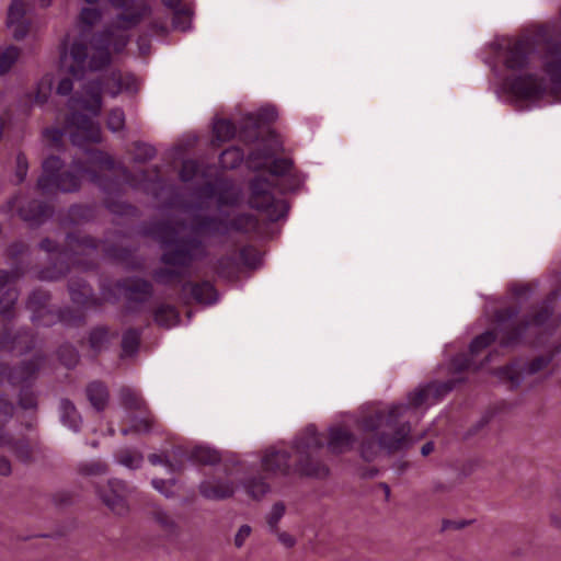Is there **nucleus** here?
I'll use <instances>...</instances> for the list:
<instances>
[{"label": "nucleus", "mask_w": 561, "mask_h": 561, "mask_svg": "<svg viewBox=\"0 0 561 561\" xmlns=\"http://www.w3.org/2000/svg\"><path fill=\"white\" fill-rule=\"evenodd\" d=\"M67 129L69 138L73 146L82 149L85 154V164L79 160H73L70 169L60 172L62 161L59 157L50 156L43 161V173L37 181V187L43 194H51L55 191L62 193H73L79 191L81 180L88 176L89 181L101 187L104 192H110L112 187L117 186V182H106L99 174L100 172L121 173L126 184L135 185L128 170L123 165H116L113 158L96 149H89L92 144L102 140L101 127L89 116L82 113H72L67 119Z\"/></svg>", "instance_id": "1"}, {"label": "nucleus", "mask_w": 561, "mask_h": 561, "mask_svg": "<svg viewBox=\"0 0 561 561\" xmlns=\"http://www.w3.org/2000/svg\"><path fill=\"white\" fill-rule=\"evenodd\" d=\"M454 388L455 381L453 380L420 385L408 393V403L393 404L387 413L380 410L359 419L357 427L363 434H374L381 427L392 431L391 434L382 432L377 437L362 438L359 444L362 458L371 461L376 458L379 449H385L388 453L402 449L408 440L411 426L409 422L400 423V419L410 409L427 408L437 403Z\"/></svg>", "instance_id": "2"}, {"label": "nucleus", "mask_w": 561, "mask_h": 561, "mask_svg": "<svg viewBox=\"0 0 561 561\" xmlns=\"http://www.w3.org/2000/svg\"><path fill=\"white\" fill-rule=\"evenodd\" d=\"M557 298L556 293H551L547 299L538 307H536L530 317L516 322L519 313V308L516 306H507L501 308L495 313V332L485 331L474 337L469 345V356L466 354L457 355L453 364L459 369H474L478 370L484 364L477 365L474 357L483 350L490 346L496 339L500 337V345L502 347H512L524 342L541 344V336L550 335L554 328V320L552 319L553 307L552 304Z\"/></svg>", "instance_id": "3"}, {"label": "nucleus", "mask_w": 561, "mask_h": 561, "mask_svg": "<svg viewBox=\"0 0 561 561\" xmlns=\"http://www.w3.org/2000/svg\"><path fill=\"white\" fill-rule=\"evenodd\" d=\"M128 42V35L111 30L93 36L90 42L84 32L75 38L67 35L61 44L60 66L76 79H82L88 72L100 71L111 64V47L121 53Z\"/></svg>", "instance_id": "4"}, {"label": "nucleus", "mask_w": 561, "mask_h": 561, "mask_svg": "<svg viewBox=\"0 0 561 561\" xmlns=\"http://www.w3.org/2000/svg\"><path fill=\"white\" fill-rule=\"evenodd\" d=\"M187 227L176 222H162L157 227V236L164 248L162 262L173 267H187L194 260L206 255L203 242L186 234Z\"/></svg>", "instance_id": "5"}, {"label": "nucleus", "mask_w": 561, "mask_h": 561, "mask_svg": "<svg viewBox=\"0 0 561 561\" xmlns=\"http://www.w3.org/2000/svg\"><path fill=\"white\" fill-rule=\"evenodd\" d=\"M67 248L58 253L57 259L64 262L71 263L82 270H91L94 267V261L100 256V252L104 255L122 261L125 259L127 251L125 249L106 245L103 241H95L89 236H80L69 233L66 238Z\"/></svg>", "instance_id": "6"}, {"label": "nucleus", "mask_w": 561, "mask_h": 561, "mask_svg": "<svg viewBox=\"0 0 561 561\" xmlns=\"http://www.w3.org/2000/svg\"><path fill=\"white\" fill-rule=\"evenodd\" d=\"M323 446V436L318 433L314 425H308L294 442V449L297 457L295 470L307 477H327L329 468L318 458Z\"/></svg>", "instance_id": "7"}, {"label": "nucleus", "mask_w": 561, "mask_h": 561, "mask_svg": "<svg viewBox=\"0 0 561 561\" xmlns=\"http://www.w3.org/2000/svg\"><path fill=\"white\" fill-rule=\"evenodd\" d=\"M137 80L131 73H123L119 70H113L102 80H92L85 83L84 93L89 100L84 103V108L93 115L101 113L103 102L102 93L108 94L111 98L118 96L122 92H136Z\"/></svg>", "instance_id": "8"}, {"label": "nucleus", "mask_w": 561, "mask_h": 561, "mask_svg": "<svg viewBox=\"0 0 561 561\" xmlns=\"http://www.w3.org/2000/svg\"><path fill=\"white\" fill-rule=\"evenodd\" d=\"M272 183L264 178H255L250 183V207L263 213L268 220L277 221L288 213V205L282 198H275Z\"/></svg>", "instance_id": "9"}, {"label": "nucleus", "mask_w": 561, "mask_h": 561, "mask_svg": "<svg viewBox=\"0 0 561 561\" xmlns=\"http://www.w3.org/2000/svg\"><path fill=\"white\" fill-rule=\"evenodd\" d=\"M553 353L539 355L531 359L518 358L511 364L494 370V375L511 389L519 387L528 378L543 371L552 362Z\"/></svg>", "instance_id": "10"}, {"label": "nucleus", "mask_w": 561, "mask_h": 561, "mask_svg": "<svg viewBox=\"0 0 561 561\" xmlns=\"http://www.w3.org/2000/svg\"><path fill=\"white\" fill-rule=\"evenodd\" d=\"M49 299V294L41 289L34 290L30 295L26 307L32 312L31 319L36 325L49 327L56 322L71 325L81 322V317H73L69 309L58 312L50 310L48 306Z\"/></svg>", "instance_id": "11"}, {"label": "nucleus", "mask_w": 561, "mask_h": 561, "mask_svg": "<svg viewBox=\"0 0 561 561\" xmlns=\"http://www.w3.org/2000/svg\"><path fill=\"white\" fill-rule=\"evenodd\" d=\"M14 412L13 403L7 397H0V447H7L23 462L32 460V447L25 438L15 439L4 431L5 424L12 419Z\"/></svg>", "instance_id": "12"}, {"label": "nucleus", "mask_w": 561, "mask_h": 561, "mask_svg": "<svg viewBox=\"0 0 561 561\" xmlns=\"http://www.w3.org/2000/svg\"><path fill=\"white\" fill-rule=\"evenodd\" d=\"M111 3L123 10L118 14L113 26L122 30H128L139 24L145 18L150 15L151 8L148 0H110Z\"/></svg>", "instance_id": "13"}, {"label": "nucleus", "mask_w": 561, "mask_h": 561, "mask_svg": "<svg viewBox=\"0 0 561 561\" xmlns=\"http://www.w3.org/2000/svg\"><path fill=\"white\" fill-rule=\"evenodd\" d=\"M44 360V356L36 354L13 369L5 365H0V382L8 380L13 386L30 383L36 378Z\"/></svg>", "instance_id": "14"}, {"label": "nucleus", "mask_w": 561, "mask_h": 561, "mask_svg": "<svg viewBox=\"0 0 561 561\" xmlns=\"http://www.w3.org/2000/svg\"><path fill=\"white\" fill-rule=\"evenodd\" d=\"M98 494L114 514H127L129 510L127 503L128 489L124 481L110 479L105 489H98Z\"/></svg>", "instance_id": "15"}, {"label": "nucleus", "mask_w": 561, "mask_h": 561, "mask_svg": "<svg viewBox=\"0 0 561 561\" xmlns=\"http://www.w3.org/2000/svg\"><path fill=\"white\" fill-rule=\"evenodd\" d=\"M9 210L18 208L19 216L30 226H38L53 215V208L38 201L22 204L20 198H13L8 203Z\"/></svg>", "instance_id": "16"}, {"label": "nucleus", "mask_w": 561, "mask_h": 561, "mask_svg": "<svg viewBox=\"0 0 561 561\" xmlns=\"http://www.w3.org/2000/svg\"><path fill=\"white\" fill-rule=\"evenodd\" d=\"M531 44L527 39H517L507 44L503 62L510 70H522L529 61V54L531 51Z\"/></svg>", "instance_id": "17"}, {"label": "nucleus", "mask_w": 561, "mask_h": 561, "mask_svg": "<svg viewBox=\"0 0 561 561\" xmlns=\"http://www.w3.org/2000/svg\"><path fill=\"white\" fill-rule=\"evenodd\" d=\"M510 88L514 95L524 100L538 99L546 91L543 80L533 75L516 77L512 80Z\"/></svg>", "instance_id": "18"}, {"label": "nucleus", "mask_w": 561, "mask_h": 561, "mask_svg": "<svg viewBox=\"0 0 561 561\" xmlns=\"http://www.w3.org/2000/svg\"><path fill=\"white\" fill-rule=\"evenodd\" d=\"M115 286L129 302H145L152 296V285L142 278H127Z\"/></svg>", "instance_id": "19"}, {"label": "nucleus", "mask_w": 561, "mask_h": 561, "mask_svg": "<svg viewBox=\"0 0 561 561\" xmlns=\"http://www.w3.org/2000/svg\"><path fill=\"white\" fill-rule=\"evenodd\" d=\"M199 493L207 500L220 501L234 494V483L228 479L210 478L201 482Z\"/></svg>", "instance_id": "20"}, {"label": "nucleus", "mask_w": 561, "mask_h": 561, "mask_svg": "<svg viewBox=\"0 0 561 561\" xmlns=\"http://www.w3.org/2000/svg\"><path fill=\"white\" fill-rule=\"evenodd\" d=\"M25 5L22 0H13L8 12L7 24L15 39H23L28 33V23L25 21Z\"/></svg>", "instance_id": "21"}, {"label": "nucleus", "mask_w": 561, "mask_h": 561, "mask_svg": "<svg viewBox=\"0 0 561 561\" xmlns=\"http://www.w3.org/2000/svg\"><path fill=\"white\" fill-rule=\"evenodd\" d=\"M355 443L354 434L345 427L332 426L329 428L328 449L340 455L350 451Z\"/></svg>", "instance_id": "22"}, {"label": "nucleus", "mask_w": 561, "mask_h": 561, "mask_svg": "<svg viewBox=\"0 0 561 561\" xmlns=\"http://www.w3.org/2000/svg\"><path fill=\"white\" fill-rule=\"evenodd\" d=\"M262 468L272 474L286 476L291 468L290 456L286 450H268L262 459Z\"/></svg>", "instance_id": "23"}, {"label": "nucleus", "mask_w": 561, "mask_h": 561, "mask_svg": "<svg viewBox=\"0 0 561 561\" xmlns=\"http://www.w3.org/2000/svg\"><path fill=\"white\" fill-rule=\"evenodd\" d=\"M71 300L81 307L93 308L100 306V299L93 296V290L84 280L71 278L69 280Z\"/></svg>", "instance_id": "24"}, {"label": "nucleus", "mask_w": 561, "mask_h": 561, "mask_svg": "<svg viewBox=\"0 0 561 561\" xmlns=\"http://www.w3.org/2000/svg\"><path fill=\"white\" fill-rule=\"evenodd\" d=\"M192 230L204 236H224L230 232L229 220L217 217H198L194 220Z\"/></svg>", "instance_id": "25"}, {"label": "nucleus", "mask_w": 561, "mask_h": 561, "mask_svg": "<svg viewBox=\"0 0 561 561\" xmlns=\"http://www.w3.org/2000/svg\"><path fill=\"white\" fill-rule=\"evenodd\" d=\"M187 288H190L191 296L197 304L213 305L218 300V293L210 282L185 283L183 290Z\"/></svg>", "instance_id": "26"}, {"label": "nucleus", "mask_w": 561, "mask_h": 561, "mask_svg": "<svg viewBox=\"0 0 561 561\" xmlns=\"http://www.w3.org/2000/svg\"><path fill=\"white\" fill-rule=\"evenodd\" d=\"M154 322L162 328L170 329L180 322V313L174 306L161 304L153 311Z\"/></svg>", "instance_id": "27"}, {"label": "nucleus", "mask_w": 561, "mask_h": 561, "mask_svg": "<svg viewBox=\"0 0 561 561\" xmlns=\"http://www.w3.org/2000/svg\"><path fill=\"white\" fill-rule=\"evenodd\" d=\"M87 397L96 411H103L108 402V390L100 381H93L87 387Z\"/></svg>", "instance_id": "28"}, {"label": "nucleus", "mask_w": 561, "mask_h": 561, "mask_svg": "<svg viewBox=\"0 0 561 561\" xmlns=\"http://www.w3.org/2000/svg\"><path fill=\"white\" fill-rule=\"evenodd\" d=\"M59 411L62 424L68 426L73 432H78L80 430L82 420L75 404L68 399H62L59 404Z\"/></svg>", "instance_id": "29"}, {"label": "nucleus", "mask_w": 561, "mask_h": 561, "mask_svg": "<svg viewBox=\"0 0 561 561\" xmlns=\"http://www.w3.org/2000/svg\"><path fill=\"white\" fill-rule=\"evenodd\" d=\"M241 198L242 196L240 188L226 181L220 183L217 197L219 207L236 206L240 203Z\"/></svg>", "instance_id": "30"}, {"label": "nucleus", "mask_w": 561, "mask_h": 561, "mask_svg": "<svg viewBox=\"0 0 561 561\" xmlns=\"http://www.w3.org/2000/svg\"><path fill=\"white\" fill-rule=\"evenodd\" d=\"M215 271L222 278L234 279L240 272L239 262L234 256H222L217 261Z\"/></svg>", "instance_id": "31"}, {"label": "nucleus", "mask_w": 561, "mask_h": 561, "mask_svg": "<svg viewBox=\"0 0 561 561\" xmlns=\"http://www.w3.org/2000/svg\"><path fill=\"white\" fill-rule=\"evenodd\" d=\"M230 231H239V232H256L259 230L260 224L255 216L251 214H242L229 220Z\"/></svg>", "instance_id": "32"}, {"label": "nucleus", "mask_w": 561, "mask_h": 561, "mask_svg": "<svg viewBox=\"0 0 561 561\" xmlns=\"http://www.w3.org/2000/svg\"><path fill=\"white\" fill-rule=\"evenodd\" d=\"M141 331L137 329H128L122 336V354L123 356H133L138 352L140 344Z\"/></svg>", "instance_id": "33"}, {"label": "nucleus", "mask_w": 561, "mask_h": 561, "mask_svg": "<svg viewBox=\"0 0 561 561\" xmlns=\"http://www.w3.org/2000/svg\"><path fill=\"white\" fill-rule=\"evenodd\" d=\"M191 459L201 465H216L220 461V454L207 446H198L191 453Z\"/></svg>", "instance_id": "34"}, {"label": "nucleus", "mask_w": 561, "mask_h": 561, "mask_svg": "<svg viewBox=\"0 0 561 561\" xmlns=\"http://www.w3.org/2000/svg\"><path fill=\"white\" fill-rule=\"evenodd\" d=\"M30 342L31 336L27 332L20 333L13 339H10L9 334H5L1 339L2 346L10 352L19 351L22 353L24 351H28L32 347V345H30Z\"/></svg>", "instance_id": "35"}, {"label": "nucleus", "mask_w": 561, "mask_h": 561, "mask_svg": "<svg viewBox=\"0 0 561 561\" xmlns=\"http://www.w3.org/2000/svg\"><path fill=\"white\" fill-rule=\"evenodd\" d=\"M213 131L216 140L226 142L234 137L236 126L231 121L220 118L215 121Z\"/></svg>", "instance_id": "36"}, {"label": "nucleus", "mask_w": 561, "mask_h": 561, "mask_svg": "<svg viewBox=\"0 0 561 561\" xmlns=\"http://www.w3.org/2000/svg\"><path fill=\"white\" fill-rule=\"evenodd\" d=\"M119 397L123 405L131 410H144L146 408L145 400L140 394L131 388L124 387L119 391Z\"/></svg>", "instance_id": "37"}, {"label": "nucleus", "mask_w": 561, "mask_h": 561, "mask_svg": "<svg viewBox=\"0 0 561 561\" xmlns=\"http://www.w3.org/2000/svg\"><path fill=\"white\" fill-rule=\"evenodd\" d=\"M243 159L244 153L240 148L230 147L221 152L219 162L225 169H234L241 164Z\"/></svg>", "instance_id": "38"}, {"label": "nucleus", "mask_w": 561, "mask_h": 561, "mask_svg": "<svg viewBox=\"0 0 561 561\" xmlns=\"http://www.w3.org/2000/svg\"><path fill=\"white\" fill-rule=\"evenodd\" d=\"M78 471L81 476L84 477H99L106 474L108 467L101 460H90L80 462L78 466Z\"/></svg>", "instance_id": "39"}, {"label": "nucleus", "mask_w": 561, "mask_h": 561, "mask_svg": "<svg viewBox=\"0 0 561 561\" xmlns=\"http://www.w3.org/2000/svg\"><path fill=\"white\" fill-rule=\"evenodd\" d=\"M51 87L53 76H44L37 83L36 93L34 95L32 103L35 105H44L50 95Z\"/></svg>", "instance_id": "40"}, {"label": "nucleus", "mask_w": 561, "mask_h": 561, "mask_svg": "<svg viewBox=\"0 0 561 561\" xmlns=\"http://www.w3.org/2000/svg\"><path fill=\"white\" fill-rule=\"evenodd\" d=\"M247 493L254 500H260L270 492V485L262 478H251L244 483Z\"/></svg>", "instance_id": "41"}, {"label": "nucleus", "mask_w": 561, "mask_h": 561, "mask_svg": "<svg viewBox=\"0 0 561 561\" xmlns=\"http://www.w3.org/2000/svg\"><path fill=\"white\" fill-rule=\"evenodd\" d=\"M117 461L129 469H138L144 462V456L139 451L124 449L117 455Z\"/></svg>", "instance_id": "42"}, {"label": "nucleus", "mask_w": 561, "mask_h": 561, "mask_svg": "<svg viewBox=\"0 0 561 561\" xmlns=\"http://www.w3.org/2000/svg\"><path fill=\"white\" fill-rule=\"evenodd\" d=\"M19 298V294L15 289L9 288L0 297V314L7 319L13 317V308Z\"/></svg>", "instance_id": "43"}, {"label": "nucleus", "mask_w": 561, "mask_h": 561, "mask_svg": "<svg viewBox=\"0 0 561 561\" xmlns=\"http://www.w3.org/2000/svg\"><path fill=\"white\" fill-rule=\"evenodd\" d=\"M101 19V12L98 9L94 8H83L80 12V23L83 24V27L80 32L85 33L88 41L90 42L91 38H89V28L94 25L99 20Z\"/></svg>", "instance_id": "44"}, {"label": "nucleus", "mask_w": 561, "mask_h": 561, "mask_svg": "<svg viewBox=\"0 0 561 561\" xmlns=\"http://www.w3.org/2000/svg\"><path fill=\"white\" fill-rule=\"evenodd\" d=\"M110 333L107 328L98 327L93 329L89 336V343L92 350L100 352L108 343Z\"/></svg>", "instance_id": "45"}, {"label": "nucleus", "mask_w": 561, "mask_h": 561, "mask_svg": "<svg viewBox=\"0 0 561 561\" xmlns=\"http://www.w3.org/2000/svg\"><path fill=\"white\" fill-rule=\"evenodd\" d=\"M20 56V49L15 46H8L0 53V75L8 72Z\"/></svg>", "instance_id": "46"}, {"label": "nucleus", "mask_w": 561, "mask_h": 561, "mask_svg": "<svg viewBox=\"0 0 561 561\" xmlns=\"http://www.w3.org/2000/svg\"><path fill=\"white\" fill-rule=\"evenodd\" d=\"M125 113L121 107H114L110 111L106 126L113 131L117 133L125 128Z\"/></svg>", "instance_id": "47"}, {"label": "nucleus", "mask_w": 561, "mask_h": 561, "mask_svg": "<svg viewBox=\"0 0 561 561\" xmlns=\"http://www.w3.org/2000/svg\"><path fill=\"white\" fill-rule=\"evenodd\" d=\"M241 263L247 266L254 268L260 264L261 256L259 251L253 247H244L239 253Z\"/></svg>", "instance_id": "48"}, {"label": "nucleus", "mask_w": 561, "mask_h": 561, "mask_svg": "<svg viewBox=\"0 0 561 561\" xmlns=\"http://www.w3.org/2000/svg\"><path fill=\"white\" fill-rule=\"evenodd\" d=\"M181 277V272L170 267H162L153 273V279L158 284L169 285Z\"/></svg>", "instance_id": "49"}, {"label": "nucleus", "mask_w": 561, "mask_h": 561, "mask_svg": "<svg viewBox=\"0 0 561 561\" xmlns=\"http://www.w3.org/2000/svg\"><path fill=\"white\" fill-rule=\"evenodd\" d=\"M60 362L67 367L72 368L79 360V354L77 350L71 345H62L58 351Z\"/></svg>", "instance_id": "50"}, {"label": "nucleus", "mask_w": 561, "mask_h": 561, "mask_svg": "<svg viewBox=\"0 0 561 561\" xmlns=\"http://www.w3.org/2000/svg\"><path fill=\"white\" fill-rule=\"evenodd\" d=\"M153 516L156 522L165 533L173 534L175 531L176 524L172 516H170L165 511L158 508L153 512Z\"/></svg>", "instance_id": "51"}, {"label": "nucleus", "mask_w": 561, "mask_h": 561, "mask_svg": "<svg viewBox=\"0 0 561 561\" xmlns=\"http://www.w3.org/2000/svg\"><path fill=\"white\" fill-rule=\"evenodd\" d=\"M172 25L176 30L186 31L191 27V12L183 9H173Z\"/></svg>", "instance_id": "52"}, {"label": "nucleus", "mask_w": 561, "mask_h": 561, "mask_svg": "<svg viewBox=\"0 0 561 561\" xmlns=\"http://www.w3.org/2000/svg\"><path fill=\"white\" fill-rule=\"evenodd\" d=\"M65 131L57 127H49L43 130V138L48 141L51 148L58 149L64 139Z\"/></svg>", "instance_id": "53"}, {"label": "nucleus", "mask_w": 561, "mask_h": 561, "mask_svg": "<svg viewBox=\"0 0 561 561\" xmlns=\"http://www.w3.org/2000/svg\"><path fill=\"white\" fill-rule=\"evenodd\" d=\"M293 168V161L288 158L274 159L268 169L273 175L282 176L290 172Z\"/></svg>", "instance_id": "54"}, {"label": "nucleus", "mask_w": 561, "mask_h": 561, "mask_svg": "<svg viewBox=\"0 0 561 561\" xmlns=\"http://www.w3.org/2000/svg\"><path fill=\"white\" fill-rule=\"evenodd\" d=\"M198 171L199 164L197 163V161L192 159L184 160L180 171V179L183 182L192 181L197 175Z\"/></svg>", "instance_id": "55"}, {"label": "nucleus", "mask_w": 561, "mask_h": 561, "mask_svg": "<svg viewBox=\"0 0 561 561\" xmlns=\"http://www.w3.org/2000/svg\"><path fill=\"white\" fill-rule=\"evenodd\" d=\"M19 405L23 410H36V394L30 389L22 388L19 394Z\"/></svg>", "instance_id": "56"}, {"label": "nucleus", "mask_w": 561, "mask_h": 561, "mask_svg": "<svg viewBox=\"0 0 561 561\" xmlns=\"http://www.w3.org/2000/svg\"><path fill=\"white\" fill-rule=\"evenodd\" d=\"M135 149L136 153L134 160L137 162H146L156 156L154 147L145 142H136Z\"/></svg>", "instance_id": "57"}, {"label": "nucleus", "mask_w": 561, "mask_h": 561, "mask_svg": "<svg viewBox=\"0 0 561 561\" xmlns=\"http://www.w3.org/2000/svg\"><path fill=\"white\" fill-rule=\"evenodd\" d=\"M285 514V505L282 502H277L273 505L268 516L267 525L271 531L277 530V524Z\"/></svg>", "instance_id": "58"}, {"label": "nucleus", "mask_w": 561, "mask_h": 561, "mask_svg": "<svg viewBox=\"0 0 561 561\" xmlns=\"http://www.w3.org/2000/svg\"><path fill=\"white\" fill-rule=\"evenodd\" d=\"M23 274V270L15 266L12 271L0 270V291H2L8 285L16 280Z\"/></svg>", "instance_id": "59"}, {"label": "nucleus", "mask_w": 561, "mask_h": 561, "mask_svg": "<svg viewBox=\"0 0 561 561\" xmlns=\"http://www.w3.org/2000/svg\"><path fill=\"white\" fill-rule=\"evenodd\" d=\"M68 270H69L68 265L64 268L62 266L61 267H57V263H54L53 267H48V268L42 270L39 272V276L38 277L42 280H57L60 277H62Z\"/></svg>", "instance_id": "60"}, {"label": "nucleus", "mask_w": 561, "mask_h": 561, "mask_svg": "<svg viewBox=\"0 0 561 561\" xmlns=\"http://www.w3.org/2000/svg\"><path fill=\"white\" fill-rule=\"evenodd\" d=\"M154 421V416L151 414H148L144 419H134L133 430H135L136 433H149L153 428Z\"/></svg>", "instance_id": "61"}, {"label": "nucleus", "mask_w": 561, "mask_h": 561, "mask_svg": "<svg viewBox=\"0 0 561 561\" xmlns=\"http://www.w3.org/2000/svg\"><path fill=\"white\" fill-rule=\"evenodd\" d=\"M272 152L263 150L251 152L249 159L255 168H263L266 165L267 161L272 158Z\"/></svg>", "instance_id": "62"}, {"label": "nucleus", "mask_w": 561, "mask_h": 561, "mask_svg": "<svg viewBox=\"0 0 561 561\" xmlns=\"http://www.w3.org/2000/svg\"><path fill=\"white\" fill-rule=\"evenodd\" d=\"M28 164L26 157L23 153H19L16 157V172L18 183H21L26 178Z\"/></svg>", "instance_id": "63"}, {"label": "nucleus", "mask_w": 561, "mask_h": 561, "mask_svg": "<svg viewBox=\"0 0 561 561\" xmlns=\"http://www.w3.org/2000/svg\"><path fill=\"white\" fill-rule=\"evenodd\" d=\"M27 252V248L22 242H14L8 248V255L12 261L23 256Z\"/></svg>", "instance_id": "64"}]
</instances>
